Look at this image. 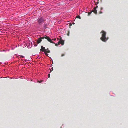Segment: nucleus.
<instances>
[{"mask_svg": "<svg viewBox=\"0 0 128 128\" xmlns=\"http://www.w3.org/2000/svg\"><path fill=\"white\" fill-rule=\"evenodd\" d=\"M38 22L39 24L41 23L44 21V20L42 18H41L39 19H38Z\"/></svg>", "mask_w": 128, "mask_h": 128, "instance_id": "obj_6", "label": "nucleus"}, {"mask_svg": "<svg viewBox=\"0 0 128 128\" xmlns=\"http://www.w3.org/2000/svg\"><path fill=\"white\" fill-rule=\"evenodd\" d=\"M34 45L36 46H38L37 44L35 42H34Z\"/></svg>", "mask_w": 128, "mask_h": 128, "instance_id": "obj_11", "label": "nucleus"}, {"mask_svg": "<svg viewBox=\"0 0 128 128\" xmlns=\"http://www.w3.org/2000/svg\"><path fill=\"white\" fill-rule=\"evenodd\" d=\"M50 52L49 50L47 51L46 50L44 52V53L46 56H48V54H47V53H50Z\"/></svg>", "mask_w": 128, "mask_h": 128, "instance_id": "obj_8", "label": "nucleus"}, {"mask_svg": "<svg viewBox=\"0 0 128 128\" xmlns=\"http://www.w3.org/2000/svg\"><path fill=\"white\" fill-rule=\"evenodd\" d=\"M41 48L40 49V50L41 51L44 52L46 50L47 51V50L45 49V48L43 47V46H41Z\"/></svg>", "mask_w": 128, "mask_h": 128, "instance_id": "obj_7", "label": "nucleus"}, {"mask_svg": "<svg viewBox=\"0 0 128 128\" xmlns=\"http://www.w3.org/2000/svg\"><path fill=\"white\" fill-rule=\"evenodd\" d=\"M46 50H49L48 48H47Z\"/></svg>", "mask_w": 128, "mask_h": 128, "instance_id": "obj_22", "label": "nucleus"}, {"mask_svg": "<svg viewBox=\"0 0 128 128\" xmlns=\"http://www.w3.org/2000/svg\"><path fill=\"white\" fill-rule=\"evenodd\" d=\"M92 12V10L91 12H88V16H89L90 14H91L92 12Z\"/></svg>", "mask_w": 128, "mask_h": 128, "instance_id": "obj_9", "label": "nucleus"}, {"mask_svg": "<svg viewBox=\"0 0 128 128\" xmlns=\"http://www.w3.org/2000/svg\"><path fill=\"white\" fill-rule=\"evenodd\" d=\"M44 39V37L39 38L37 40V43L38 44H39L42 41V39Z\"/></svg>", "mask_w": 128, "mask_h": 128, "instance_id": "obj_4", "label": "nucleus"}, {"mask_svg": "<svg viewBox=\"0 0 128 128\" xmlns=\"http://www.w3.org/2000/svg\"><path fill=\"white\" fill-rule=\"evenodd\" d=\"M102 12H100V14H102Z\"/></svg>", "mask_w": 128, "mask_h": 128, "instance_id": "obj_20", "label": "nucleus"}, {"mask_svg": "<svg viewBox=\"0 0 128 128\" xmlns=\"http://www.w3.org/2000/svg\"><path fill=\"white\" fill-rule=\"evenodd\" d=\"M44 38L46 39V40H47L48 41H49L50 42L52 43H54L55 44V43H54L52 41V40L48 36H46L44 37Z\"/></svg>", "mask_w": 128, "mask_h": 128, "instance_id": "obj_2", "label": "nucleus"}, {"mask_svg": "<svg viewBox=\"0 0 128 128\" xmlns=\"http://www.w3.org/2000/svg\"><path fill=\"white\" fill-rule=\"evenodd\" d=\"M98 3H99V2H98Z\"/></svg>", "mask_w": 128, "mask_h": 128, "instance_id": "obj_23", "label": "nucleus"}, {"mask_svg": "<svg viewBox=\"0 0 128 128\" xmlns=\"http://www.w3.org/2000/svg\"><path fill=\"white\" fill-rule=\"evenodd\" d=\"M56 40V38H55V39H53L52 40Z\"/></svg>", "mask_w": 128, "mask_h": 128, "instance_id": "obj_19", "label": "nucleus"}, {"mask_svg": "<svg viewBox=\"0 0 128 128\" xmlns=\"http://www.w3.org/2000/svg\"><path fill=\"white\" fill-rule=\"evenodd\" d=\"M58 44H55V46H58Z\"/></svg>", "mask_w": 128, "mask_h": 128, "instance_id": "obj_15", "label": "nucleus"}, {"mask_svg": "<svg viewBox=\"0 0 128 128\" xmlns=\"http://www.w3.org/2000/svg\"><path fill=\"white\" fill-rule=\"evenodd\" d=\"M53 70V68H52V70H50V72H52V71Z\"/></svg>", "mask_w": 128, "mask_h": 128, "instance_id": "obj_18", "label": "nucleus"}, {"mask_svg": "<svg viewBox=\"0 0 128 128\" xmlns=\"http://www.w3.org/2000/svg\"><path fill=\"white\" fill-rule=\"evenodd\" d=\"M69 34H70V32L69 31H68V34H67V35L68 36H69Z\"/></svg>", "mask_w": 128, "mask_h": 128, "instance_id": "obj_14", "label": "nucleus"}, {"mask_svg": "<svg viewBox=\"0 0 128 128\" xmlns=\"http://www.w3.org/2000/svg\"><path fill=\"white\" fill-rule=\"evenodd\" d=\"M98 8V6H97L94 8V10H92V12H94V13L96 14H97V10H96V8Z\"/></svg>", "mask_w": 128, "mask_h": 128, "instance_id": "obj_5", "label": "nucleus"}, {"mask_svg": "<svg viewBox=\"0 0 128 128\" xmlns=\"http://www.w3.org/2000/svg\"><path fill=\"white\" fill-rule=\"evenodd\" d=\"M103 9V8H101V10H102Z\"/></svg>", "mask_w": 128, "mask_h": 128, "instance_id": "obj_21", "label": "nucleus"}, {"mask_svg": "<svg viewBox=\"0 0 128 128\" xmlns=\"http://www.w3.org/2000/svg\"><path fill=\"white\" fill-rule=\"evenodd\" d=\"M42 81V80L40 82V81H38V82L39 83L41 82Z\"/></svg>", "mask_w": 128, "mask_h": 128, "instance_id": "obj_17", "label": "nucleus"}, {"mask_svg": "<svg viewBox=\"0 0 128 128\" xmlns=\"http://www.w3.org/2000/svg\"><path fill=\"white\" fill-rule=\"evenodd\" d=\"M50 74H48V78H50Z\"/></svg>", "mask_w": 128, "mask_h": 128, "instance_id": "obj_16", "label": "nucleus"}, {"mask_svg": "<svg viewBox=\"0 0 128 128\" xmlns=\"http://www.w3.org/2000/svg\"><path fill=\"white\" fill-rule=\"evenodd\" d=\"M64 41L62 40L60 38V40H59V42H58V45H59L60 44H61L62 45H63L64 44Z\"/></svg>", "mask_w": 128, "mask_h": 128, "instance_id": "obj_3", "label": "nucleus"}, {"mask_svg": "<svg viewBox=\"0 0 128 128\" xmlns=\"http://www.w3.org/2000/svg\"><path fill=\"white\" fill-rule=\"evenodd\" d=\"M64 55H65V54H62L61 55V56L63 57V56H64Z\"/></svg>", "mask_w": 128, "mask_h": 128, "instance_id": "obj_13", "label": "nucleus"}, {"mask_svg": "<svg viewBox=\"0 0 128 128\" xmlns=\"http://www.w3.org/2000/svg\"><path fill=\"white\" fill-rule=\"evenodd\" d=\"M76 18H79L80 19H81V18L80 17V16H76Z\"/></svg>", "mask_w": 128, "mask_h": 128, "instance_id": "obj_10", "label": "nucleus"}, {"mask_svg": "<svg viewBox=\"0 0 128 128\" xmlns=\"http://www.w3.org/2000/svg\"><path fill=\"white\" fill-rule=\"evenodd\" d=\"M22 58H24V56H22V55L20 56Z\"/></svg>", "mask_w": 128, "mask_h": 128, "instance_id": "obj_12", "label": "nucleus"}, {"mask_svg": "<svg viewBox=\"0 0 128 128\" xmlns=\"http://www.w3.org/2000/svg\"><path fill=\"white\" fill-rule=\"evenodd\" d=\"M101 33H102V37L100 38V40L103 42H106L108 39V38L106 37V32L104 31H102Z\"/></svg>", "mask_w": 128, "mask_h": 128, "instance_id": "obj_1", "label": "nucleus"}]
</instances>
